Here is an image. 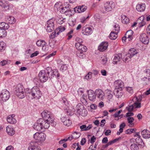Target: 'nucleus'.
<instances>
[{
	"label": "nucleus",
	"mask_w": 150,
	"mask_h": 150,
	"mask_svg": "<svg viewBox=\"0 0 150 150\" xmlns=\"http://www.w3.org/2000/svg\"><path fill=\"white\" fill-rule=\"evenodd\" d=\"M142 100V97L139 96L138 97H134L132 100L131 103H133L131 105L126 107V109L129 112L132 111L134 108H139L141 107L140 101Z\"/></svg>",
	"instance_id": "1"
},
{
	"label": "nucleus",
	"mask_w": 150,
	"mask_h": 150,
	"mask_svg": "<svg viewBox=\"0 0 150 150\" xmlns=\"http://www.w3.org/2000/svg\"><path fill=\"white\" fill-rule=\"evenodd\" d=\"M27 93L29 94V96L32 99H38L42 95L39 88L35 86L34 87L30 90H29Z\"/></svg>",
	"instance_id": "2"
},
{
	"label": "nucleus",
	"mask_w": 150,
	"mask_h": 150,
	"mask_svg": "<svg viewBox=\"0 0 150 150\" xmlns=\"http://www.w3.org/2000/svg\"><path fill=\"white\" fill-rule=\"evenodd\" d=\"M15 93L20 98H23L25 96V89L21 84H18L16 88Z\"/></svg>",
	"instance_id": "3"
},
{
	"label": "nucleus",
	"mask_w": 150,
	"mask_h": 150,
	"mask_svg": "<svg viewBox=\"0 0 150 150\" xmlns=\"http://www.w3.org/2000/svg\"><path fill=\"white\" fill-rule=\"evenodd\" d=\"M54 20L53 19H51L47 21L45 27L47 32H51L54 29Z\"/></svg>",
	"instance_id": "4"
},
{
	"label": "nucleus",
	"mask_w": 150,
	"mask_h": 150,
	"mask_svg": "<svg viewBox=\"0 0 150 150\" xmlns=\"http://www.w3.org/2000/svg\"><path fill=\"white\" fill-rule=\"evenodd\" d=\"M48 74H47L45 71L44 70L41 71L39 74L38 77L40 80L42 82L46 81L48 79Z\"/></svg>",
	"instance_id": "5"
},
{
	"label": "nucleus",
	"mask_w": 150,
	"mask_h": 150,
	"mask_svg": "<svg viewBox=\"0 0 150 150\" xmlns=\"http://www.w3.org/2000/svg\"><path fill=\"white\" fill-rule=\"evenodd\" d=\"M46 136L45 134L42 132H37L33 135L34 139L39 141H44L45 140Z\"/></svg>",
	"instance_id": "6"
},
{
	"label": "nucleus",
	"mask_w": 150,
	"mask_h": 150,
	"mask_svg": "<svg viewBox=\"0 0 150 150\" xmlns=\"http://www.w3.org/2000/svg\"><path fill=\"white\" fill-rule=\"evenodd\" d=\"M115 7V4L112 1H106L104 4L105 9L107 11H111Z\"/></svg>",
	"instance_id": "7"
},
{
	"label": "nucleus",
	"mask_w": 150,
	"mask_h": 150,
	"mask_svg": "<svg viewBox=\"0 0 150 150\" xmlns=\"http://www.w3.org/2000/svg\"><path fill=\"white\" fill-rule=\"evenodd\" d=\"M0 96L3 101H6L9 99L10 94L7 90H4L1 91Z\"/></svg>",
	"instance_id": "8"
},
{
	"label": "nucleus",
	"mask_w": 150,
	"mask_h": 150,
	"mask_svg": "<svg viewBox=\"0 0 150 150\" xmlns=\"http://www.w3.org/2000/svg\"><path fill=\"white\" fill-rule=\"evenodd\" d=\"M95 93L98 98L100 100H103L105 97V94L103 91L100 89H98L95 91Z\"/></svg>",
	"instance_id": "9"
},
{
	"label": "nucleus",
	"mask_w": 150,
	"mask_h": 150,
	"mask_svg": "<svg viewBox=\"0 0 150 150\" xmlns=\"http://www.w3.org/2000/svg\"><path fill=\"white\" fill-rule=\"evenodd\" d=\"M38 121L39 122V124L42 127L44 130L45 129H47L50 126L49 122H48V119H44L43 118L40 119Z\"/></svg>",
	"instance_id": "10"
},
{
	"label": "nucleus",
	"mask_w": 150,
	"mask_h": 150,
	"mask_svg": "<svg viewBox=\"0 0 150 150\" xmlns=\"http://www.w3.org/2000/svg\"><path fill=\"white\" fill-rule=\"evenodd\" d=\"M42 116L44 119H50L51 120H52L54 119L53 116L50 114V112L47 110L44 111L41 113Z\"/></svg>",
	"instance_id": "11"
},
{
	"label": "nucleus",
	"mask_w": 150,
	"mask_h": 150,
	"mask_svg": "<svg viewBox=\"0 0 150 150\" xmlns=\"http://www.w3.org/2000/svg\"><path fill=\"white\" fill-rule=\"evenodd\" d=\"M87 93L88 96V98L90 100L94 102L95 101L96 99V95L95 93V91L90 90L87 91Z\"/></svg>",
	"instance_id": "12"
},
{
	"label": "nucleus",
	"mask_w": 150,
	"mask_h": 150,
	"mask_svg": "<svg viewBox=\"0 0 150 150\" xmlns=\"http://www.w3.org/2000/svg\"><path fill=\"white\" fill-rule=\"evenodd\" d=\"M140 41L144 44H147L149 43V39L148 36L146 34H142L139 38Z\"/></svg>",
	"instance_id": "13"
},
{
	"label": "nucleus",
	"mask_w": 150,
	"mask_h": 150,
	"mask_svg": "<svg viewBox=\"0 0 150 150\" xmlns=\"http://www.w3.org/2000/svg\"><path fill=\"white\" fill-rule=\"evenodd\" d=\"M28 150H40L37 142H31L28 148Z\"/></svg>",
	"instance_id": "14"
},
{
	"label": "nucleus",
	"mask_w": 150,
	"mask_h": 150,
	"mask_svg": "<svg viewBox=\"0 0 150 150\" xmlns=\"http://www.w3.org/2000/svg\"><path fill=\"white\" fill-rule=\"evenodd\" d=\"M92 33V30L90 27H88L87 26H85L82 27V33L83 34L88 35L91 34Z\"/></svg>",
	"instance_id": "15"
},
{
	"label": "nucleus",
	"mask_w": 150,
	"mask_h": 150,
	"mask_svg": "<svg viewBox=\"0 0 150 150\" xmlns=\"http://www.w3.org/2000/svg\"><path fill=\"white\" fill-rule=\"evenodd\" d=\"M75 47L78 50V51H81L83 52H86L87 49L86 47L80 43V42L76 43Z\"/></svg>",
	"instance_id": "16"
},
{
	"label": "nucleus",
	"mask_w": 150,
	"mask_h": 150,
	"mask_svg": "<svg viewBox=\"0 0 150 150\" xmlns=\"http://www.w3.org/2000/svg\"><path fill=\"white\" fill-rule=\"evenodd\" d=\"M108 44L107 42H101L98 47V49L100 52H103L107 48Z\"/></svg>",
	"instance_id": "17"
},
{
	"label": "nucleus",
	"mask_w": 150,
	"mask_h": 150,
	"mask_svg": "<svg viewBox=\"0 0 150 150\" xmlns=\"http://www.w3.org/2000/svg\"><path fill=\"white\" fill-rule=\"evenodd\" d=\"M115 88H117V89L122 88H124V83L121 80H118L114 82Z\"/></svg>",
	"instance_id": "18"
},
{
	"label": "nucleus",
	"mask_w": 150,
	"mask_h": 150,
	"mask_svg": "<svg viewBox=\"0 0 150 150\" xmlns=\"http://www.w3.org/2000/svg\"><path fill=\"white\" fill-rule=\"evenodd\" d=\"M60 12L62 13H64L66 15L70 14L71 12V10L70 9L69 6L63 7L61 8V10Z\"/></svg>",
	"instance_id": "19"
},
{
	"label": "nucleus",
	"mask_w": 150,
	"mask_h": 150,
	"mask_svg": "<svg viewBox=\"0 0 150 150\" xmlns=\"http://www.w3.org/2000/svg\"><path fill=\"white\" fill-rule=\"evenodd\" d=\"M122 89H117V88H115L113 91V93L115 97L117 98L121 97L123 95V93L122 92Z\"/></svg>",
	"instance_id": "20"
},
{
	"label": "nucleus",
	"mask_w": 150,
	"mask_h": 150,
	"mask_svg": "<svg viewBox=\"0 0 150 150\" xmlns=\"http://www.w3.org/2000/svg\"><path fill=\"white\" fill-rule=\"evenodd\" d=\"M84 108V106L82 104H78L76 107V109L74 111V113L77 115H79Z\"/></svg>",
	"instance_id": "21"
},
{
	"label": "nucleus",
	"mask_w": 150,
	"mask_h": 150,
	"mask_svg": "<svg viewBox=\"0 0 150 150\" xmlns=\"http://www.w3.org/2000/svg\"><path fill=\"white\" fill-rule=\"evenodd\" d=\"M141 134L144 139H149L150 138V132L146 129H144L141 132Z\"/></svg>",
	"instance_id": "22"
},
{
	"label": "nucleus",
	"mask_w": 150,
	"mask_h": 150,
	"mask_svg": "<svg viewBox=\"0 0 150 150\" xmlns=\"http://www.w3.org/2000/svg\"><path fill=\"white\" fill-rule=\"evenodd\" d=\"M145 7L144 3L138 4L137 5L136 9L138 11L142 12L144 11Z\"/></svg>",
	"instance_id": "23"
},
{
	"label": "nucleus",
	"mask_w": 150,
	"mask_h": 150,
	"mask_svg": "<svg viewBox=\"0 0 150 150\" xmlns=\"http://www.w3.org/2000/svg\"><path fill=\"white\" fill-rule=\"evenodd\" d=\"M33 128L35 130L38 131H41L43 132L44 131V129H43L42 127L39 124V122L38 121L37 122L35 123V124L33 125Z\"/></svg>",
	"instance_id": "24"
},
{
	"label": "nucleus",
	"mask_w": 150,
	"mask_h": 150,
	"mask_svg": "<svg viewBox=\"0 0 150 150\" xmlns=\"http://www.w3.org/2000/svg\"><path fill=\"white\" fill-rule=\"evenodd\" d=\"M5 20L7 22L10 24H13L16 22L15 19L12 16H7L5 18Z\"/></svg>",
	"instance_id": "25"
},
{
	"label": "nucleus",
	"mask_w": 150,
	"mask_h": 150,
	"mask_svg": "<svg viewBox=\"0 0 150 150\" xmlns=\"http://www.w3.org/2000/svg\"><path fill=\"white\" fill-rule=\"evenodd\" d=\"M138 53L137 50L134 48H132L129 49V53H127V56L128 57H129L130 56H132V57Z\"/></svg>",
	"instance_id": "26"
},
{
	"label": "nucleus",
	"mask_w": 150,
	"mask_h": 150,
	"mask_svg": "<svg viewBox=\"0 0 150 150\" xmlns=\"http://www.w3.org/2000/svg\"><path fill=\"white\" fill-rule=\"evenodd\" d=\"M121 58H122L121 54H118L115 55L113 59L114 63L116 64L118 62L120 61Z\"/></svg>",
	"instance_id": "27"
},
{
	"label": "nucleus",
	"mask_w": 150,
	"mask_h": 150,
	"mask_svg": "<svg viewBox=\"0 0 150 150\" xmlns=\"http://www.w3.org/2000/svg\"><path fill=\"white\" fill-rule=\"evenodd\" d=\"M6 132L11 136H13L15 134V131L12 127L8 126L6 127Z\"/></svg>",
	"instance_id": "28"
},
{
	"label": "nucleus",
	"mask_w": 150,
	"mask_h": 150,
	"mask_svg": "<svg viewBox=\"0 0 150 150\" xmlns=\"http://www.w3.org/2000/svg\"><path fill=\"white\" fill-rule=\"evenodd\" d=\"M136 142L138 145H140L143 148L144 146V143L140 137H137L135 139Z\"/></svg>",
	"instance_id": "29"
},
{
	"label": "nucleus",
	"mask_w": 150,
	"mask_h": 150,
	"mask_svg": "<svg viewBox=\"0 0 150 150\" xmlns=\"http://www.w3.org/2000/svg\"><path fill=\"white\" fill-rule=\"evenodd\" d=\"M117 32H111L109 35V38L112 40L116 39L117 36Z\"/></svg>",
	"instance_id": "30"
},
{
	"label": "nucleus",
	"mask_w": 150,
	"mask_h": 150,
	"mask_svg": "<svg viewBox=\"0 0 150 150\" xmlns=\"http://www.w3.org/2000/svg\"><path fill=\"white\" fill-rule=\"evenodd\" d=\"M9 28L8 24L6 23L2 22L0 23V28L6 30Z\"/></svg>",
	"instance_id": "31"
},
{
	"label": "nucleus",
	"mask_w": 150,
	"mask_h": 150,
	"mask_svg": "<svg viewBox=\"0 0 150 150\" xmlns=\"http://www.w3.org/2000/svg\"><path fill=\"white\" fill-rule=\"evenodd\" d=\"M7 120L8 122L11 124H15L17 122L15 119L11 117H8Z\"/></svg>",
	"instance_id": "32"
},
{
	"label": "nucleus",
	"mask_w": 150,
	"mask_h": 150,
	"mask_svg": "<svg viewBox=\"0 0 150 150\" xmlns=\"http://www.w3.org/2000/svg\"><path fill=\"white\" fill-rule=\"evenodd\" d=\"M127 120L128 123L129 124V126L130 127H133L134 125V124L133 123L134 120V118L133 117H128L127 118Z\"/></svg>",
	"instance_id": "33"
},
{
	"label": "nucleus",
	"mask_w": 150,
	"mask_h": 150,
	"mask_svg": "<svg viewBox=\"0 0 150 150\" xmlns=\"http://www.w3.org/2000/svg\"><path fill=\"white\" fill-rule=\"evenodd\" d=\"M46 44L44 40H38L36 42V44L38 46H42L43 45H46Z\"/></svg>",
	"instance_id": "34"
},
{
	"label": "nucleus",
	"mask_w": 150,
	"mask_h": 150,
	"mask_svg": "<svg viewBox=\"0 0 150 150\" xmlns=\"http://www.w3.org/2000/svg\"><path fill=\"white\" fill-rule=\"evenodd\" d=\"M6 30L0 28V38H3L6 35Z\"/></svg>",
	"instance_id": "35"
},
{
	"label": "nucleus",
	"mask_w": 150,
	"mask_h": 150,
	"mask_svg": "<svg viewBox=\"0 0 150 150\" xmlns=\"http://www.w3.org/2000/svg\"><path fill=\"white\" fill-rule=\"evenodd\" d=\"M122 23L127 24L129 22V19L126 16L123 15L122 16Z\"/></svg>",
	"instance_id": "36"
},
{
	"label": "nucleus",
	"mask_w": 150,
	"mask_h": 150,
	"mask_svg": "<svg viewBox=\"0 0 150 150\" xmlns=\"http://www.w3.org/2000/svg\"><path fill=\"white\" fill-rule=\"evenodd\" d=\"M85 52H81V51H77L76 52L77 56L81 58H83L85 57V55L83 53Z\"/></svg>",
	"instance_id": "37"
},
{
	"label": "nucleus",
	"mask_w": 150,
	"mask_h": 150,
	"mask_svg": "<svg viewBox=\"0 0 150 150\" xmlns=\"http://www.w3.org/2000/svg\"><path fill=\"white\" fill-rule=\"evenodd\" d=\"M138 145L135 144H133L130 146V149L131 150H139V148Z\"/></svg>",
	"instance_id": "38"
},
{
	"label": "nucleus",
	"mask_w": 150,
	"mask_h": 150,
	"mask_svg": "<svg viewBox=\"0 0 150 150\" xmlns=\"http://www.w3.org/2000/svg\"><path fill=\"white\" fill-rule=\"evenodd\" d=\"M127 54H126L122 58V59L123 61L124 62H129L130 60V59L132 57V56H130L129 57H128V56H127Z\"/></svg>",
	"instance_id": "39"
},
{
	"label": "nucleus",
	"mask_w": 150,
	"mask_h": 150,
	"mask_svg": "<svg viewBox=\"0 0 150 150\" xmlns=\"http://www.w3.org/2000/svg\"><path fill=\"white\" fill-rule=\"evenodd\" d=\"M81 134L80 132H75L72 134V137L73 139H77L80 137Z\"/></svg>",
	"instance_id": "40"
},
{
	"label": "nucleus",
	"mask_w": 150,
	"mask_h": 150,
	"mask_svg": "<svg viewBox=\"0 0 150 150\" xmlns=\"http://www.w3.org/2000/svg\"><path fill=\"white\" fill-rule=\"evenodd\" d=\"M11 62V61L9 60H3L1 62L0 64L1 66H4L6 64H9Z\"/></svg>",
	"instance_id": "41"
},
{
	"label": "nucleus",
	"mask_w": 150,
	"mask_h": 150,
	"mask_svg": "<svg viewBox=\"0 0 150 150\" xmlns=\"http://www.w3.org/2000/svg\"><path fill=\"white\" fill-rule=\"evenodd\" d=\"M87 110L84 108L79 115H81L83 116L84 117L87 115Z\"/></svg>",
	"instance_id": "42"
},
{
	"label": "nucleus",
	"mask_w": 150,
	"mask_h": 150,
	"mask_svg": "<svg viewBox=\"0 0 150 150\" xmlns=\"http://www.w3.org/2000/svg\"><path fill=\"white\" fill-rule=\"evenodd\" d=\"M67 69V67L66 64L62 65L60 68V70L62 72H64L66 71Z\"/></svg>",
	"instance_id": "43"
},
{
	"label": "nucleus",
	"mask_w": 150,
	"mask_h": 150,
	"mask_svg": "<svg viewBox=\"0 0 150 150\" xmlns=\"http://www.w3.org/2000/svg\"><path fill=\"white\" fill-rule=\"evenodd\" d=\"M64 111L66 114L68 115H72L73 114L72 112L71 111V110L69 108L65 109L64 110Z\"/></svg>",
	"instance_id": "44"
},
{
	"label": "nucleus",
	"mask_w": 150,
	"mask_h": 150,
	"mask_svg": "<svg viewBox=\"0 0 150 150\" xmlns=\"http://www.w3.org/2000/svg\"><path fill=\"white\" fill-rule=\"evenodd\" d=\"M71 121L69 119H67V120L65 121V122H64L63 124L64 125L67 126H69L71 125Z\"/></svg>",
	"instance_id": "45"
},
{
	"label": "nucleus",
	"mask_w": 150,
	"mask_h": 150,
	"mask_svg": "<svg viewBox=\"0 0 150 150\" xmlns=\"http://www.w3.org/2000/svg\"><path fill=\"white\" fill-rule=\"evenodd\" d=\"M5 44L3 42H0V51L5 49Z\"/></svg>",
	"instance_id": "46"
},
{
	"label": "nucleus",
	"mask_w": 150,
	"mask_h": 150,
	"mask_svg": "<svg viewBox=\"0 0 150 150\" xmlns=\"http://www.w3.org/2000/svg\"><path fill=\"white\" fill-rule=\"evenodd\" d=\"M114 30L115 32H117V33H118L120 31V26L118 24H116L114 26Z\"/></svg>",
	"instance_id": "47"
},
{
	"label": "nucleus",
	"mask_w": 150,
	"mask_h": 150,
	"mask_svg": "<svg viewBox=\"0 0 150 150\" xmlns=\"http://www.w3.org/2000/svg\"><path fill=\"white\" fill-rule=\"evenodd\" d=\"M61 5H62V4L61 2H57L55 4L54 6V9L56 11V9H59V6H60Z\"/></svg>",
	"instance_id": "48"
},
{
	"label": "nucleus",
	"mask_w": 150,
	"mask_h": 150,
	"mask_svg": "<svg viewBox=\"0 0 150 150\" xmlns=\"http://www.w3.org/2000/svg\"><path fill=\"white\" fill-rule=\"evenodd\" d=\"M80 10H81V12H83L86 10L87 7L84 5L80 6Z\"/></svg>",
	"instance_id": "49"
},
{
	"label": "nucleus",
	"mask_w": 150,
	"mask_h": 150,
	"mask_svg": "<svg viewBox=\"0 0 150 150\" xmlns=\"http://www.w3.org/2000/svg\"><path fill=\"white\" fill-rule=\"evenodd\" d=\"M92 72H89L86 76L85 79L87 80L91 79L92 77Z\"/></svg>",
	"instance_id": "50"
},
{
	"label": "nucleus",
	"mask_w": 150,
	"mask_h": 150,
	"mask_svg": "<svg viewBox=\"0 0 150 150\" xmlns=\"http://www.w3.org/2000/svg\"><path fill=\"white\" fill-rule=\"evenodd\" d=\"M144 73L147 77H150V70L149 69L145 70L144 71Z\"/></svg>",
	"instance_id": "51"
},
{
	"label": "nucleus",
	"mask_w": 150,
	"mask_h": 150,
	"mask_svg": "<svg viewBox=\"0 0 150 150\" xmlns=\"http://www.w3.org/2000/svg\"><path fill=\"white\" fill-rule=\"evenodd\" d=\"M74 11L76 13H81V10H80V6H77L74 8Z\"/></svg>",
	"instance_id": "52"
},
{
	"label": "nucleus",
	"mask_w": 150,
	"mask_h": 150,
	"mask_svg": "<svg viewBox=\"0 0 150 150\" xmlns=\"http://www.w3.org/2000/svg\"><path fill=\"white\" fill-rule=\"evenodd\" d=\"M54 119L52 120H51L50 119L48 120V122H49V125H51L53 126H55L56 125V123L54 121Z\"/></svg>",
	"instance_id": "53"
},
{
	"label": "nucleus",
	"mask_w": 150,
	"mask_h": 150,
	"mask_svg": "<svg viewBox=\"0 0 150 150\" xmlns=\"http://www.w3.org/2000/svg\"><path fill=\"white\" fill-rule=\"evenodd\" d=\"M11 5H9L6 3L3 8H4L6 10H9L11 8Z\"/></svg>",
	"instance_id": "54"
},
{
	"label": "nucleus",
	"mask_w": 150,
	"mask_h": 150,
	"mask_svg": "<svg viewBox=\"0 0 150 150\" xmlns=\"http://www.w3.org/2000/svg\"><path fill=\"white\" fill-rule=\"evenodd\" d=\"M81 100L82 103H84V104H87V101L86 99L85 98V97L84 95H83L82 96V97L81 98Z\"/></svg>",
	"instance_id": "55"
},
{
	"label": "nucleus",
	"mask_w": 150,
	"mask_h": 150,
	"mask_svg": "<svg viewBox=\"0 0 150 150\" xmlns=\"http://www.w3.org/2000/svg\"><path fill=\"white\" fill-rule=\"evenodd\" d=\"M134 129H128L125 131V133L127 134H131L133 132Z\"/></svg>",
	"instance_id": "56"
},
{
	"label": "nucleus",
	"mask_w": 150,
	"mask_h": 150,
	"mask_svg": "<svg viewBox=\"0 0 150 150\" xmlns=\"http://www.w3.org/2000/svg\"><path fill=\"white\" fill-rule=\"evenodd\" d=\"M126 88L127 91L130 93H133V90L132 87H126Z\"/></svg>",
	"instance_id": "57"
},
{
	"label": "nucleus",
	"mask_w": 150,
	"mask_h": 150,
	"mask_svg": "<svg viewBox=\"0 0 150 150\" xmlns=\"http://www.w3.org/2000/svg\"><path fill=\"white\" fill-rule=\"evenodd\" d=\"M58 74V72L57 70L54 69L53 70V71L52 73V75L54 77V76H56Z\"/></svg>",
	"instance_id": "58"
},
{
	"label": "nucleus",
	"mask_w": 150,
	"mask_h": 150,
	"mask_svg": "<svg viewBox=\"0 0 150 150\" xmlns=\"http://www.w3.org/2000/svg\"><path fill=\"white\" fill-rule=\"evenodd\" d=\"M85 89L83 88H79L78 90V93L80 94L81 95L83 93Z\"/></svg>",
	"instance_id": "59"
},
{
	"label": "nucleus",
	"mask_w": 150,
	"mask_h": 150,
	"mask_svg": "<svg viewBox=\"0 0 150 150\" xmlns=\"http://www.w3.org/2000/svg\"><path fill=\"white\" fill-rule=\"evenodd\" d=\"M108 98L109 100L112 99L113 96L112 94L111 93V92H109L108 93Z\"/></svg>",
	"instance_id": "60"
},
{
	"label": "nucleus",
	"mask_w": 150,
	"mask_h": 150,
	"mask_svg": "<svg viewBox=\"0 0 150 150\" xmlns=\"http://www.w3.org/2000/svg\"><path fill=\"white\" fill-rule=\"evenodd\" d=\"M46 70L47 71V72L46 73L47 74L49 75L50 73V72H51L52 71V68L49 67H48L46 68Z\"/></svg>",
	"instance_id": "61"
},
{
	"label": "nucleus",
	"mask_w": 150,
	"mask_h": 150,
	"mask_svg": "<svg viewBox=\"0 0 150 150\" xmlns=\"http://www.w3.org/2000/svg\"><path fill=\"white\" fill-rule=\"evenodd\" d=\"M66 29L65 28L64 26H61L59 28V32H62L64 31Z\"/></svg>",
	"instance_id": "62"
},
{
	"label": "nucleus",
	"mask_w": 150,
	"mask_h": 150,
	"mask_svg": "<svg viewBox=\"0 0 150 150\" xmlns=\"http://www.w3.org/2000/svg\"><path fill=\"white\" fill-rule=\"evenodd\" d=\"M56 32L55 31L52 32L50 35V37L51 38H54L56 36Z\"/></svg>",
	"instance_id": "63"
},
{
	"label": "nucleus",
	"mask_w": 150,
	"mask_h": 150,
	"mask_svg": "<svg viewBox=\"0 0 150 150\" xmlns=\"http://www.w3.org/2000/svg\"><path fill=\"white\" fill-rule=\"evenodd\" d=\"M39 54V52L38 51H36L34 53L32 54L30 56V57L31 58H33V57L36 56H37Z\"/></svg>",
	"instance_id": "64"
}]
</instances>
